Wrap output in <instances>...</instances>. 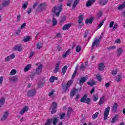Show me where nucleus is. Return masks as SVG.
Listing matches in <instances>:
<instances>
[{
  "mask_svg": "<svg viewBox=\"0 0 125 125\" xmlns=\"http://www.w3.org/2000/svg\"><path fill=\"white\" fill-rule=\"evenodd\" d=\"M62 8H63L62 4L60 5L58 7L55 6L53 8L52 11L57 17H59L60 12L62 11Z\"/></svg>",
  "mask_w": 125,
  "mask_h": 125,
  "instance_id": "obj_1",
  "label": "nucleus"
},
{
  "mask_svg": "<svg viewBox=\"0 0 125 125\" xmlns=\"http://www.w3.org/2000/svg\"><path fill=\"white\" fill-rule=\"evenodd\" d=\"M72 4V8L75 9L77 7V5L80 3V0H68L67 5V6H71V5Z\"/></svg>",
  "mask_w": 125,
  "mask_h": 125,
  "instance_id": "obj_2",
  "label": "nucleus"
},
{
  "mask_svg": "<svg viewBox=\"0 0 125 125\" xmlns=\"http://www.w3.org/2000/svg\"><path fill=\"white\" fill-rule=\"evenodd\" d=\"M73 84V80H71L68 81L66 84H62V86L63 87V91L65 92L69 91L70 90V86Z\"/></svg>",
  "mask_w": 125,
  "mask_h": 125,
  "instance_id": "obj_3",
  "label": "nucleus"
},
{
  "mask_svg": "<svg viewBox=\"0 0 125 125\" xmlns=\"http://www.w3.org/2000/svg\"><path fill=\"white\" fill-rule=\"evenodd\" d=\"M35 66H37V68L36 69V74H37V75H40L41 73H42V70L43 65H42V64H41L40 63H36Z\"/></svg>",
  "mask_w": 125,
  "mask_h": 125,
  "instance_id": "obj_4",
  "label": "nucleus"
},
{
  "mask_svg": "<svg viewBox=\"0 0 125 125\" xmlns=\"http://www.w3.org/2000/svg\"><path fill=\"white\" fill-rule=\"evenodd\" d=\"M37 93V90L36 89H32L29 90L27 92V95L28 97H34Z\"/></svg>",
  "mask_w": 125,
  "mask_h": 125,
  "instance_id": "obj_5",
  "label": "nucleus"
},
{
  "mask_svg": "<svg viewBox=\"0 0 125 125\" xmlns=\"http://www.w3.org/2000/svg\"><path fill=\"white\" fill-rule=\"evenodd\" d=\"M102 37H100V39H96L94 40L92 44V49H94L95 46L96 47H98L99 46V41H100V39H101Z\"/></svg>",
  "mask_w": 125,
  "mask_h": 125,
  "instance_id": "obj_6",
  "label": "nucleus"
},
{
  "mask_svg": "<svg viewBox=\"0 0 125 125\" xmlns=\"http://www.w3.org/2000/svg\"><path fill=\"white\" fill-rule=\"evenodd\" d=\"M81 102H83L86 103L87 104H89L90 103V98H87V95H85L83 97L81 100Z\"/></svg>",
  "mask_w": 125,
  "mask_h": 125,
  "instance_id": "obj_7",
  "label": "nucleus"
},
{
  "mask_svg": "<svg viewBox=\"0 0 125 125\" xmlns=\"http://www.w3.org/2000/svg\"><path fill=\"white\" fill-rule=\"evenodd\" d=\"M46 7V4L44 3L39 4L36 9V11H42V10H44Z\"/></svg>",
  "mask_w": 125,
  "mask_h": 125,
  "instance_id": "obj_8",
  "label": "nucleus"
},
{
  "mask_svg": "<svg viewBox=\"0 0 125 125\" xmlns=\"http://www.w3.org/2000/svg\"><path fill=\"white\" fill-rule=\"evenodd\" d=\"M110 110H111V107L110 106H107V107L104 110V121L107 120L108 117L109 116V114H110Z\"/></svg>",
  "mask_w": 125,
  "mask_h": 125,
  "instance_id": "obj_9",
  "label": "nucleus"
},
{
  "mask_svg": "<svg viewBox=\"0 0 125 125\" xmlns=\"http://www.w3.org/2000/svg\"><path fill=\"white\" fill-rule=\"evenodd\" d=\"M8 116H9V112L8 111H5L1 117L0 121L4 122L7 119Z\"/></svg>",
  "mask_w": 125,
  "mask_h": 125,
  "instance_id": "obj_10",
  "label": "nucleus"
},
{
  "mask_svg": "<svg viewBox=\"0 0 125 125\" xmlns=\"http://www.w3.org/2000/svg\"><path fill=\"white\" fill-rule=\"evenodd\" d=\"M56 108H57V103L55 102H53L50 107V109H52V114H55V113H56V110H55Z\"/></svg>",
  "mask_w": 125,
  "mask_h": 125,
  "instance_id": "obj_11",
  "label": "nucleus"
},
{
  "mask_svg": "<svg viewBox=\"0 0 125 125\" xmlns=\"http://www.w3.org/2000/svg\"><path fill=\"white\" fill-rule=\"evenodd\" d=\"M11 0H3L2 5L3 7H7L10 5V2Z\"/></svg>",
  "mask_w": 125,
  "mask_h": 125,
  "instance_id": "obj_12",
  "label": "nucleus"
},
{
  "mask_svg": "<svg viewBox=\"0 0 125 125\" xmlns=\"http://www.w3.org/2000/svg\"><path fill=\"white\" fill-rule=\"evenodd\" d=\"M83 15H80L78 17V23L80 26L83 25Z\"/></svg>",
  "mask_w": 125,
  "mask_h": 125,
  "instance_id": "obj_13",
  "label": "nucleus"
},
{
  "mask_svg": "<svg viewBox=\"0 0 125 125\" xmlns=\"http://www.w3.org/2000/svg\"><path fill=\"white\" fill-rule=\"evenodd\" d=\"M13 50H16V51H22L23 50V46L21 45H16L13 48Z\"/></svg>",
  "mask_w": 125,
  "mask_h": 125,
  "instance_id": "obj_14",
  "label": "nucleus"
},
{
  "mask_svg": "<svg viewBox=\"0 0 125 125\" xmlns=\"http://www.w3.org/2000/svg\"><path fill=\"white\" fill-rule=\"evenodd\" d=\"M105 100H106L105 96H102L99 100V101L98 103L99 105L100 106L104 104V102H105Z\"/></svg>",
  "mask_w": 125,
  "mask_h": 125,
  "instance_id": "obj_15",
  "label": "nucleus"
},
{
  "mask_svg": "<svg viewBox=\"0 0 125 125\" xmlns=\"http://www.w3.org/2000/svg\"><path fill=\"white\" fill-rule=\"evenodd\" d=\"M14 58H15V55H14V54H12L5 58V61L7 62L8 61H10L11 59H14Z\"/></svg>",
  "mask_w": 125,
  "mask_h": 125,
  "instance_id": "obj_16",
  "label": "nucleus"
},
{
  "mask_svg": "<svg viewBox=\"0 0 125 125\" xmlns=\"http://www.w3.org/2000/svg\"><path fill=\"white\" fill-rule=\"evenodd\" d=\"M28 111H29V107L28 106H25L20 111L19 114L24 115L25 113H26V112H28Z\"/></svg>",
  "mask_w": 125,
  "mask_h": 125,
  "instance_id": "obj_17",
  "label": "nucleus"
},
{
  "mask_svg": "<svg viewBox=\"0 0 125 125\" xmlns=\"http://www.w3.org/2000/svg\"><path fill=\"white\" fill-rule=\"evenodd\" d=\"M96 0H89L87 1L86 4V7H89L92 5L95 2Z\"/></svg>",
  "mask_w": 125,
  "mask_h": 125,
  "instance_id": "obj_18",
  "label": "nucleus"
},
{
  "mask_svg": "<svg viewBox=\"0 0 125 125\" xmlns=\"http://www.w3.org/2000/svg\"><path fill=\"white\" fill-rule=\"evenodd\" d=\"M72 26V23H68L65 24L62 28L63 31H66L67 30H69Z\"/></svg>",
  "mask_w": 125,
  "mask_h": 125,
  "instance_id": "obj_19",
  "label": "nucleus"
},
{
  "mask_svg": "<svg viewBox=\"0 0 125 125\" xmlns=\"http://www.w3.org/2000/svg\"><path fill=\"white\" fill-rule=\"evenodd\" d=\"M31 68H32V64H29L24 67V72H25V73L27 72H29V71H30Z\"/></svg>",
  "mask_w": 125,
  "mask_h": 125,
  "instance_id": "obj_20",
  "label": "nucleus"
},
{
  "mask_svg": "<svg viewBox=\"0 0 125 125\" xmlns=\"http://www.w3.org/2000/svg\"><path fill=\"white\" fill-rule=\"evenodd\" d=\"M105 69V65L104 64V63H99V66H98V69L100 71H103Z\"/></svg>",
  "mask_w": 125,
  "mask_h": 125,
  "instance_id": "obj_21",
  "label": "nucleus"
},
{
  "mask_svg": "<svg viewBox=\"0 0 125 125\" xmlns=\"http://www.w3.org/2000/svg\"><path fill=\"white\" fill-rule=\"evenodd\" d=\"M10 82H17L18 81V77L17 76H13L10 77L9 78Z\"/></svg>",
  "mask_w": 125,
  "mask_h": 125,
  "instance_id": "obj_22",
  "label": "nucleus"
},
{
  "mask_svg": "<svg viewBox=\"0 0 125 125\" xmlns=\"http://www.w3.org/2000/svg\"><path fill=\"white\" fill-rule=\"evenodd\" d=\"M86 80H87V77H81L79 82V84H83V83H84L86 81Z\"/></svg>",
  "mask_w": 125,
  "mask_h": 125,
  "instance_id": "obj_23",
  "label": "nucleus"
},
{
  "mask_svg": "<svg viewBox=\"0 0 125 125\" xmlns=\"http://www.w3.org/2000/svg\"><path fill=\"white\" fill-rule=\"evenodd\" d=\"M96 83V82L94 80H92L87 82L88 85H90V86H93Z\"/></svg>",
  "mask_w": 125,
  "mask_h": 125,
  "instance_id": "obj_24",
  "label": "nucleus"
},
{
  "mask_svg": "<svg viewBox=\"0 0 125 125\" xmlns=\"http://www.w3.org/2000/svg\"><path fill=\"white\" fill-rule=\"evenodd\" d=\"M71 53V49H68L64 54H63L62 56L63 58H66L69 54Z\"/></svg>",
  "mask_w": 125,
  "mask_h": 125,
  "instance_id": "obj_25",
  "label": "nucleus"
},
{
  "mask_svg": "<svg viewBox=\"0 0 125 125\" xmlns=\"http://www.w3.org/2000/svg\"><path fill=\"white\" fill-rule=\"evenodd\" d=\"M58 80V78L56 76H51L49 79L50 83H54V81Z\"/></svg>",
  "mask_w": 125,
  "mask_h": 125,
  "instance_id": "obj_26",
  "label": "nucleus"
},
{
  "mask_svg": "<svg viewBox=\"0 0 125 125\" xmlns=\"http://www.w3.org/2000/svg\"><path fill=\"white\" fill-rule=\"evenodd\" d=\"M99 3L101 5H106L108 3V0H101Z\"/></svg>",
  "mask_w": 125,
  "mask_h": 125,
  "instance_id": "obj_27",
  "label": "nucleus"
},
{
  "mask_svg": "<svg viewBox=\"0 0 125 125\" xmlns=\"http://www.w3.org/2000/svg\"><path fill=\"white\" fill-rule=\"evenodd\" d=\"M93 21V18L87 19L85 21L86 24H92Z\"/></svg>",
  "mask_w": 125,
  "mask_h": 125,
  "instance_id": "obj_28",
  "label": "nucleus"
},
{
  "mask_svg": "<svg viewBox=\"0 0 125 125\" xmlns=\"http://www.w3.org/2000/svg\"><path fill=\"white\" fill-rule=\"evenodd\" d=\"M17 73V71L15 69H13L11 70L9 75L10 76H14L15 75H16V73Z\"/></svg>",
  "mask_w": 125,
  "mask_h": 125,
  "instance_id": "obj_29",
  "label": "nucleus"
},
{
  "mask_svg": "<svg viewBox=\"0 0 125 125\" xmlns=\"http://www.w3.org/2000/svg\"><path fill=\"white\" fill-rule=\"evenodd\" d=\"M78 90L76 89L75 88L73 89V90H72L70 93V96L71 97H74V96L76 94V92H78Z\"/></svg>",
  "mask_w": 125,
  "mask_h": 125,
  "instance_id": "obj_30",
  "label": "nucleus"
},
{
  "mask_svg": "<svg viewBox=\"0 0 125 125\" xmlns=\"http://www.w3.org/2000/svg\"><path fill=\"white\" fill-rule=\"evenodd\" d=\"M119 119V116L118 115H115L113 118H112V120L111 121L112 124H114L118 121V119Z\"/></svg>",
  "mask_w": 125,
  "mask_h": 125,
  "instance_id": "obj_31",
  "label": "nucleus"
},
{
  "mask_svg": "<svg viewBox=\"0 0 125 125\" xmlns=\"http://www.w3.org/2000/svg\"><path fill=\"white\" fill-rule=\"evenodd\" d=\"M52 26L53 27H54L57 25V20L56 19L53 18L52 20Z\"/></svg>",
  "mask_w": 125,
  "mask_h": 125,
  "instance_id": "obj_32",
  "label": "nucleus"
},
{
  "mask_svg": "<svg viewBox=\"0 0 125 125\" xmlns=\"http://www.w3.org/2000/svg\"><path fill=\"white\" fill-rule=\"evenodd\" d=\"M53 123V119L52 118L49 119L47 120L45 125H50V124Z\"/></svg>",
  "mask_w": 125,
  "mask_h": 125,
  "instance_id": "obj_33",
  "label": "nucleus"
},
{
  "mask_svg": "<svg viewBox=\"0 0 125 125\" xmlns=\"http://www.w3.org/2000/svg\"><path fill=\"white\" fill-rule=\"evenodd\" d=\"M125 1L124 3L119 5L117 7V9H118V10H122V9H124V8H125Z\"/></svg>",
  "mask_w": 125,
  "mask_h": 125,
  "instance_id": "obj_34",
  "label": "nucleus"
},
{
  "mask_svg": "<svg viewBox=\"0 0 125 125\" xmlns=\"http://www.w3.org/2000/svg\"><path fill=\"white\" fill-rule=\"evenodd\" d=\"M68 69V66L67 65H65L63 67V68L62 70V72L63 74V75H65V73L67 72V69Z\"/></svg>",
  "mask_w": 125,
  "mask_h": 125,
  "instance_id": "obj_35",
  "label": "nucleus"
},
{
  "mask_svg": "<svg viewBox=\"0 0 125 125\" xmlns=\"http://www.w3.org/2000/svg\"><path fill=\"white\" fill-rule=\"evenodd\" d=\"M73 112V109H72V107H69L68 109L67 110V117H68L69 118H70V115H71V113H72Z\"/></svg>",
  "mask_w": 125,
  "mask_h": 125,
  "instance_id": "obj_36",
  "label": "nucleus"
},
{
  "mask_svg": "<svg viewBox=\"0 0 125 125\" xmlns=\"http://www.w3.org/2000/svg\"><path fill=\"white\" fill-rule=\"evenodd\" d=\"M42 43L41 42H39L37 44V49H41V48H42Z\"/></svg>",
  "mask_w": 125,
  "mask_h": 125,
  "instance_id": "obj_37",
  "label": "nucleus"
},
{
  "mask_svg": "<svg viewBox=\"0 0 125 125\" xmlns=\"http://www.w3.org/2000/svg\"><path fill=\"white\" fill-rule=\"evenodd\" d=\"M31 37L30 36H26L23 39V42H30L31 41Z\"/></svg>",
  "mask_w": 125,
  "mask_h": 125,
  "instance_id": "obj_38",
  "label": "nucleus"
},
{
  "mask_svg": "<svg viewBox=\"0 0 125 125\" xmlns=\"http://www.w3.org/2000/svg\"><path fill=\"white\" fill-rule=\"evenodd\" d=\"M4 102H5V99L4 98H2L0 99V107H1L4 104Z\"/></svg>",
  "mask_w": 125,
  "mask_h": 125,
  "instance_id": "obj_39",
  "label": "nucleus"
},
{
  "mask_svg": "<svg viewBox=\"0 0 125 125\" xmlns=\"http://www.w3.org/2000/svg\"><path fill=\"white\" fill-rule=\"evenodd\" d=\"M98 115H99V112H96L95 114H93L92 116V119L93 120H95L98 117Z\"/></svg>",
  "mask_w": 125,
  "mask_h": 125,
  "instance_id": "obj_40",
  "label": "nucleus"
},
{
  "mask_svg": "<svg viewBox=\"0 0 125 125\" xmlns=\"http://www.w3.org/2000/svg\"><path fill=\"white\" fill-rule=\"evenodd\" d=\"M79 67H78V66H77L76 67L75 70L72 75V78L73 79V78H75V76H76V75L77 74V72H78V69Z\"/></svg>",
  "mask_w": 125,
  "mask_h": 125,
  "instance_id": "obj_41",
  "label": "nucleus"
},
{
  "mask_svg": "<svg viewBox=\"0 0 125 125\" xmlns=\"http://www.w3.org/2000/svg\"><path fill=\"white\" fill-rule=\"evenodd\" d=\"M113 111H117L118 110V104L117 103H115L114 104H113Z\"/></svg>",
  "mask_w": 125,
  "mask_h": 125,
  "instance_id": "obj_42",
  "label": "nucleus"
},
{
  "mask_svg": "<svg viewBox=\"0 0 125 125\" xmlns=\"http://www.w3.org/2000/svg\"><path fill=\"white\" fill-rule=\"evenodd\" d=\"M104 22H105V19L103 20L100 23L98 26V29H100V28H101V26L104 24Z\"/></svg>",
  "mask_w": 125,
  "mask_h": 125,
  "instance_id": "obj_43",
  "label": "nucleus"
},
{
  "mask_svg": "<svg viewBox=\"0 0 125 125\" xmlns=\"http://www.w3.org/2000/svg\"><path fill=\"white\" fill-rule=\"evenodd\" d=\"M122 80V75H118L116 77V81L117 82H121Z\"/></svg>",
  "mask_w": 125,
  "mask_h": 125,
  "instance_id": "obj_44",
  "label": "nucleus"
},
{
  "mask_svg": "<svg viewBox=\"0 0 125 125\" xmlns=\"http://www.w3.org/2000/svg\"><path fill=\"white\" fill-rule=\"evenodd\" d=\"M65 21H66V17H63L62 18L60 22L61 24H63Z\"/></svg>",
  "mask_w": 125,
  "mask_h": 125,
  "instance_id": "obj_45",
  "label": "nucleus"
},
{
  "mask_svg": "<svg viewBox=\"0 0 125 125\" xmlns=\"http://www.w3.org/2000/svg\"><path fill=\"white\" fill-rule=\"evenodd\" d=\"M117 55H121V54H122V53H123V49L121 48H119L118 50H117Z\"/></svg>",
  "mask_w": 125,
  "mask_h": 125,
  "instance_id": "obj_46",
  "label": "nucleus"
},
{
  "mask_svg": "<svg viewBox=\"0 0 125 125\" xmlns=\"http://www.w3.org/2000/svg\"><path fill=\"white\" fill-rule=\"evenodd\" d=\"M3 80H4V78L3 76H1L0 77V85H1L2 83H3Z\"/></svg>",
  "mask_w": 125,
  "mask_h": 125,
  "instance_id": "obj_47",
  "label": "nucleus"
},
{
  "mask_svg": "<svg viewBox=\"0 0 125 125\" xmlns=\"http://www.w3.org/2000/svg\"><path fill=\"white\" fill-rule=\"evenodd\" d=\"M81 49H82V47H81V46H77L76 47V52H80V51H81Z\"/></svg>",
  "mask_w": 125,
  "mask_h": 125,
  "instance_id": "obj_48",
  "label": "nucleus"
},
{
  "mask_svg": "<svg viewBox=\"0 0 125 125\" xmlns=\"http://www.w3.org/2000/svg\"><path fill=\"white\" fill-rule=\"evenodd\" d=\"M93 100L95 102H96V101H97L98 100V95H94Z\"/></svg>",
  "mask_w": 125,
  "mask_h": 125,
  "instance_id": "obj_49",
  "label": "nucleus"
},
{
  "mask_svg": "<svg viewBox=\"0 0 125 125\" xmlns=\"http://www.w3.org/2000/svg\"><path fill=\"white\" fill-rule=\"evenodd\" d=\"M28 2H25L24 4L22 5V8H23V9H26V8L28 7Z\"/></svg>",
  "mask_w": 125,
  "mask_h": 125,
  "instance_id": "obj_50",
  "label": "nucleus"
},
{
  "mask_svg": "<svg viewBox=\"0 0 125 125\" xmlns=\"http://www.w3.org/2000/svg\"><path fill=\"white\" fill-rule=\"evenodd\" d=\"M21 19V15H18L17 16L16 22H19Z\"/></svg>",
  "mask_w": 125,
  "mask_h": 125,
  "instance_id": "obj_51",
  "label": "nucleus"
},
{
  "mask_svg": "<svg viewBox=\"0 0 125 125\" xmlns=\"http://www.w3.org/2000/svg\"><path fill=\"white\" fill-rule=\"evenodd\" d=\"M41 83H42V85L40 86H43L45 83V79L44 78L42 79Z\"/></svg>",
  "mask_w": 125,
  "mask_h": 125,
  "instance_id": "obj_52",
  "label": "nucleus"
},
{
  "mask_svg": "<svg viewBox=\"0 0 125 125\" xmlns=\"http://www.w3.org/2000/svg\"><path fill=\"white\" fill-rule=\"evenodd\" d=\"M86 68V66H84L83 65H81L80 66V69L82 70V71H84L85 70V68Z\"/></svg>",
  "mask_w": 125,
  "mask_h": 125,
  "instance_id": "obj_53",
  "label": "nucleus"
},
{
  "mask_svg": "<svg viewBox=\"0 0 125 125\" xmlns=\"http://www.w3.org/2000/svg\"><path fill=\"white\" fill-rule=\"evenodd\" d=\"M96 77L98 81H99V82H100V81H101V76H100L99 74L97 75Z\"/></svg>",
  "mask_w": 125,
  "mask_h": 125,
  "instance_id": "obj_54",
  "label": "nucleus"
},
{
  "mask_svg": "<svg viewBox=\"0 0 125 125\" xmlns=\"http://www.w3.org/2000/svg\"><path fill=\"white\" fill-rule=\"evenodd\" d=\"M102 15V12L101 11H99V12L97 14V17H101V16Z\"/></svg>",
  "mask_w": 125,
  "mask_h": 125,
  "instance_id": "obj_55",
  "label": "nucleus"
},
{
  "mask_svg": "<svg viewBox=\"0 0 125 125\" xmlns=\"http://www.w3.org/2000/svg\"><path fill=\"white\" fill-rule=\"evenodd\" d=\"M114 25H115V22L114 21H111L109 24V28H113Z\"/></svg>",
  "mask_w": 125,
  "mask_h": 125,
  "instance_id": "obj_56",
  "label": "nucleus"
},
{
  "mask_svg": "<svg viewBox=\"0 0 125 125\" xmlns=\"http://www.w3.org/2000/svg\"><path fill=\"white\" fill-rule=\"evenodd\" d=\"M116 48V46H112L111 47H108L107 49H108V50H112L113 49H115Z\"/></svg>",
  "mask_w": 125,
  "mask_h": 125,
  "instance_id": "obj_57",
  "label": "nucleus"
},
{
  "mask_svg": "<svg viewBox=\"0 0 125 125\" xmlns=\"http://www.w3.org/2000/svg\"><path fill=\"white\" fill-rule=\"evenodd\" d=\"M111 86V82H108L105 84V87L109 88V86Z\"/></svg>",
  "mask_w": 125,
  "mask_h": 125,
  "instance_id": "obj_58",
  "label": "nucleus"
},
{
  "mask_svg": "<svg viewBox=\"0 0 125 125\" xmlns=\"http://www.w3.org/2000/svg\"><path fill=\"white\" fill-rule=\"evenodd\" d=\"M65 116H66V113H62L60 116V119L63 120L65 118Z\"/></svg>",
  "mask_w": 125,
  "mask_h": 125,
  "instance_id": "obj_59",
  "label": "nucleus"
},
{
  "mask_svg": "<svg viewBox=\"0 0 125 125\" xmlns=\"http://www.w3.org/2000/svg\"><path fill=\"white\" fill-rule=\"evenodd\" d=\"M26 27V23H23L22 24V25L21 26V30H23V29H25V27Z\"/></svg>",
  "mask_w": 125,
  "mask_h": 125,
  "instance_id": "obj_60",
  "label": "nucleus"
},
{
  "mask_svg": "<svg viewBox=\"0 0 125 125\" xmlns=\"http://www.w3.org/2000/svg\"><path fill=\"white\" fill-rule=\"evenodd\" d=\"M116 29H118V24L115 23L114 24L113 30H116Z\"/></svg>",
  "mask_w": 125,
  "mask_h": 125,
  "instance_id": "obj_61",
  "label": "nucleus"
},
{
  "mask_svg": "<svg viewBox=\"0 0 125 125\" xmlns=\"http://www.w3.org/2000/svg\"><path fill=\"white\" fill-rule=\"evenodd\" d=\"M117 72H118V70L117 69L113 70L112 72V75H116Z\"/></svg>",
  "mask_w": 125,
  "mask_h": 125,
  "instance_id": "obj_62",
  "label": "nucleus"
},
{
  "mask_svg": "<svg viewBox=\"0 0 125 125\" xmlns=\"http://www.w3.org/2000/svg\"><path fill=\"white\" fill-rule=\"evenodd\" d=\"M115 43H121V39H117L115 40Z\"/></svg>",
  "mask_w": 125,
  "mask_h": 125,
  "instance_id": "obj_63",
  "label": "nucleus"
},
{
  "mask_svg": "<svg viewBox=\"0 0 125 125\" xmlns=\"http://www.w3.org/2000/svg\"><path fill=\"white\" fill-rule=\"evenodd\" d=\"M58 71H59V67H57L56 66L55 67V68L54 70V73H57V72H58Z\"/></svg>",
  "mask_w": 125,
  "mask_h": 125,
  "instance_id": "obj_64",
  "label": "nucleus"
}]
</instances>
